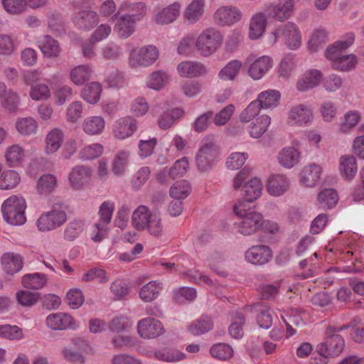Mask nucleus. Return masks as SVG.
Returning <instances> with one entry per match:
<instances>
[{"label": "nucleus", "mask_w": 364, "mask_h": 364, "mask_svg": "<svg viewBox=\"0 0 364 364\" xmlns=\"http://www.w3.org/2000/svg\"><path fill=\"white\" fill-rule=\"evenodd\" d=\"M331 62V67L336 70L348 72L355 68L358 59L354 54L330 55L326 56Z\"/></svg>", "instance_id": "nucleus-17"}, {"label": "nucleus", "mask_w": 364, "mask_h": 364, "mask_svg": "<svg viewBox=\"0 0 364 364\" xmlns=\"http://www.w3.org/2000/svg\"><path fill=\"white\" fill-rule=\"evenodd\" d=\"M91 73L89 65H77L71 70L70 73V80L75 85H82L90 80Z\"/></svg>", "instance_id": "nucleus-44"}, {"label": "nucleus", "mask_w": 364, "mask_h": 364, "mask_svg": "<svg viewBox=\"0 0 364 364\" xmlns=\"http://www.w3.org/2000/svg\"><path fill=\"white\" fill-rule=\"evenodd\" d=\"M218 156V147L215 141L209 138L202 140L200 149L196 155L197 167L200 171H207L214 165Z\"/></svg>", "instance_id": "nucleus-8"}, {"label": "nucleus", "mask_w": 364, "mask_h": 364, "mask_svg": "<svg viewBox=\"0 0 364 364\" xmlns=\"http://www.w3.org/2000/svg\"><path fill=\"white\" fill-rule=\"evenodd\" d=\"M178 74L183 77L193 78L203 76L208 73L206 67L197 61L186 60L177 66Z\"/></svg>", "instance_id": "nucleus-18"}, {"label": "nucleus", "mask_w": 364, "mask_h": 364, "mask_svg": "<svg viewBox=\"0 0 364 364\" xmlns=\"http://www.w3.org/2000/svg\"><path fill=\"white\" fill-rule=\"evenodd\" d=\"M30 97L33 100H45L50 97V92L46 85L36 84L31 87Z\"/></svg>", "instance_id": "nucleus-63"}, {"label": "nucleus", "mask_w": 364, "mask_h": 364, "mask_svg": "<svg viewBox=\"0 0 364 364\" xmlns=\"http://www.w3.org/2000/svg\"><path fill=\"white\" fill-rule=\"evenodd\" d=\"M338 200V194L332 188L324 189L318 195V205L323 210L333 208L337 204Z\"/></svg>", "instance_id": "nucleus-41"}, {"label": "nucleus", "mask_w": 364, "mask_h": 364, "mask_svg": "<svg viewBox=\"0 0 364 364\" xmlns=\"http://www.w3.org/2000/svg\"><path fill=\"white\" fill-rule=\"evenodd\" d=\"M57 186V178L53 174L43 175L38 181L37 191L41 194L52 193Z\"/></svg>", "instance_id": "nucleus-52"}, {"label": "nucleus", "mask_w": 364, "mask_h": 364, "mask_svg": "<svg viewBox=\"0 0 364 364\" xmlns=\"http://www.w3.org/2000/svg\"><path fill=\"white\" fill-rule=\"evenodd\" d=\"M344 118L345 120L341 124L340 130L343 133H348L358 123L360 115L357 111H350L345 114Z\"/></svg>", "instance_id": "nucleus-62"}, {"label": "nucleus", "mask_w": 364, "mask_h": 364, "mask_svg": "<svg viewBox=\"0 0 364 364\" xmlns=\"http://www.w3.org/2000/svg\"><path fill=\"white\" fill-rule=\"evenodd\" d=\"M102 86L99 82H92L82 90V97L90 104H96L100 98Z\"/></svg>", "instance_id": "nucleus-46"}, {"label": "nucleus", "mask_w": 364, "mask_h": 364, "mask_svg": "<svg viewBox=\"0 0 364 364\" xmlns=\"http://www.w3.org/2000/svg\"><path fill=\"white\" fill-rule=\"evenodd\" d=\"M137 331L141 338L151 339L162 335L164 333V328L159 320L149 316L138 321Z\"/></svg>", "instance_id": "nucleus-11"}, {"label": "nucleus", "mask_w": 364, "mask_h": 364, "mask_svg": "<svg viewBox=\"0 0 364 364\" xmlns=\"http://www.w3.org/2000/svg\"><path fill=\"white\" fill-rule=\"evenodd\" d=\"M85 228V220L75 219L66 225L63 231V238L66 241H74L83 232Z\"/></svg>", "instance_id": "nucleus-38"}, {"label": "nucleus", "mask_w": 364, "mask_h": 364, "mask_svg": "<svg viewBox=\"0 0 364 364\" xmlns=\"http://www.w3.org/2000/svg\"><path fill=\"white\" fill-rule=\"evenodd\" d=\"M223 38L221 33L213 28L204 30L196 41V48L203 56L214 53L221 46Z\"/></svg>", "instance_id": "nucleus-6"}, {"label": "nucleus", "mask_w": 364, "mask_h": 364, "mask_svg": "<svg viewBox=\"0 0 364 364\" xmlns=\"http://www.w3.org/2000/svg\"><path fill=\"white\" fill-rule=\"evenodd\" d=\"M271 118L267 115H262L252 122L249 127L250 135L252 138H259L270 124Z\"/></svg>", "instance_id": "nucleus-45"}, {"label": "nucleus", "mask_w": 364, "mask_h": 364, "mask_svg": "<svg viewBox=\"0 0 364 364\" xmlns=\"http://www.w3.org/2000/svg\"><path fill=\"white\" fill-rule=\"evenodd\" d=\"M241 67L242 63L240 60H231L220 70L219 77L223 80H232L238 74Z\"/></svg>", "instance_id": "nucleus-55"}, {"label": "nucleus", "mask_w": 364, "mask_h": 364, "mask_svg": "<svg viewBox=\"0 0 364 364\" xmlns=\"http://www.w3.org/2000/svg\"><path fill=\"white\" fill-rule=\"evenodd\" d=\"M16 127L21 134L31 135L36 133L38 126L33 118L25 117L18 119Z\"/></svg>", "instance_id": "nucleus-56"}, {"label": "nucleus", "mask_w": 364, "mask_h": 364, "mask_svg": "<svg viewBox=\"0 0 364 364\" xmlns=\"http://www.w3.org/2000/svg\"><path fill=\"white\" fill-rule=\"evenodd\" d=\"M213 17L217 25L230 26L240 21L242 13L235 6H223L217 9Z\"/></svg>", "instance_id": "nucleus-13"}, {"label": "nucleus", "mask_w": 364, "mask_h": 364, "mask_svg": "<svg viewBox=\"0 0 364 364\" xmlns=\"http://www.w3.org/2000/svg\"><path fill=\"white\" fill-rule=\"evenodd\" d=\"M244 202L234 205V213L240 217V220L234 225L236 231L245 236L251 235L257 232L262 225L263 215L258 212H248L245 210Z\"/></svg>", "instance_id": "nucleus-2"}, {"label": "nucleus", "mask_w": 364, "mask_h": 364, "mask_svg": "<svg viewBox=\"0 0 364 364\" xmlns=\"http://www.w3.org/2000/svg\"><path fill=\"white\" fill-rule=\"evenodd\" d=\"M293 7V0H279L267 5L264 11L269 18L282 22L290 17Z\"/></svg>", "instance_id": "nucleus-14"}, {"label": "nucleus", "mask_w": 364, "mask_h": 364, "mask_svg": "<svg viewBox=\"0 0 364 364\" xmlns=\"http://www.w3.org/2000/svg\"><path fill=\"white\" fill-rule=\"evenodd\" d=\"M162 288V283L156 281L149 282L141 288L139 298L144 302H151L159 296Z\"/></svg>", "instance_id": "nucleus-34"}, {"label": "nucleus", "mask_w": 364, "mask_h": 364, "mask_svg": "<svg viewBox=\"0 0 364 364\" xmlns=\"http://www.w3.org/2000/svg\"><path fill=\"white\" fill-rule=\"evenodd\" d=\"M20 180V176L16 171H4L0 176V189H13L17 186Z\"/></svg>", "instance_id": "nucleus-50"}, {"label": "nucleus", "mask_w": 364, "mask_h": 364, "mask_svg": "<svg viewBox=\"0 0 364 364\" xmlns=\"http://www.w3.org/2000/svg\"><path fill=\"white\" fill-rule=\"evenodd\" d=\"M103 146L100 144H92L85 146L79 152V158L83 161L92 160L102 155Z\"/></svg>", "instance_id": "nucleus-57"}, {"label": "nucleus", "mask_w": 364, "mask_h": 364, "mask_svg": "<svg viewBox=\"0 0 364 364\" xmlns=\"http://www.w3.org/2000/svg\"><path fill=\"white\" fill-rule=\"evenodd\" d=\"M137 124L136 119L126 117L117 120L113 129L114 135L118 139H124L131 136L136 130Z\"/></svg>", "instance_id": "nucleus-21"}, {"label": "nucleus", "mask_w": 364, "mask_h": 364, "mask_svg": "<svg viewBox=\"0 0 364 364\" xmlns=\"http://www.w3.org/2000/svg\"><path fill=\"white\" fill-rule=\"evenodd\" d=\"M129 155V151L126 150H120L115 154L112 163V171L115 176L124 174Z\"/></svg>", "instance_id": "nucleus-42"}, {"label": "nucleus", "mask_w": 364, "mask_h": 364, "mask_svg": "<svg viewBox=\"0 0 364 364\" xmlns=\"http://www.w3.org/2000/svg\"><path fill=\"white\" fill-rule=\"evenodd\" d=\"M245 259L255 265L267 264L272 257L271 249L267 245H254L245 254Z\"/></svg>", "instance_id": "nucleus-16"}, {"label": "nucleus", "mask_w": 364, "mask_h": 364, "mask_svg": "<svg viewBox=\"0 0 364 364\" xmlns=\"http://www.w3.org/2000/svg\"><path fill=\"white\" fill-rule=\"evenodd\" d=\"M277 159L282 166L291 168L299 162L300 153L294 147H285L279 151Z\"/></svg>", "instance_id": "nucleus-32"}, {"label": "nucleus", "mask_w": 364, "mask_h": 364, "mask_svg": "<svg viewBox=\"0 0 364 364\" xmlns=\"http://www.w3.org/2000/svg\"><path fill=\"white\" fill-rule=\"evenodd\" d=\"M73 21L76 27L82 30H90L98 22L97 14L90 10H82L75 13Z\"/></svg>", "instance_id": "nucleus-22"}, {"label": "nucleus", "mask_w": 364, "mask_h": 364, "mask_svg": "<svg viewBox=\"0 0 364 364\" xmlns=\"http://www.w3.org/2000/svg\"><path fill=\"white\" fill-rule=\"evenodd\" d=\"M267 17L262 12L254 14L250 22L249 36L251 39L259 38L266 30Z\"/></svg>", "instance_id": "nucleus-26"}, {"label": "nucleus", "mask_w": 364, "mask_h": 364, "mask_svg": "<svg viewBox=\"0 0 364 364\" xmlns=\"http://www.w3.org/2000/svg\"><path fill=\"white\" fill-rule=\"evenodd\" d=\"M279 38L291 50H296L301 46V33L293 22H287L276 28L272 33L269 41L272 43H275Z\"/></svg>", "instance_id": "nucleus-5"}, {"label": "nucleus", "mask_w": 364, "mask_h": 364, "mask_svg": "<svg viewBox=\"0 0 364 364\" xmlns=\"http://www.w3.org/2000/svg\"><path fill=\"white\" fill-rule=\"evenodd\" d=\"M321 78V72L316 70H310L306 72L303 77L298 80L296 87L301 92L306 91L317 86L319 84Z\"/></svg>", "instance_id": "nucleus-33"}, {"label": "nucleus", "mask_w": 364, "mask_h": 364, "mask_svg": "<svg viewBox=\"0 0 364 364\" xmlns=\"http://www.w3.org/2000/svg\"><path fill=\"white\" fill-rule=\"evenodd\" d=\"M21 282L25 288L39 289L46 285L47 278L45 274L41 273L29 274L22 277Z\"/></svg>", "instance_id": "nucleus-48"}, {"label": "nucleus", "mask_w": 364, "mask_h": 364, "mask_svg": "<svg viewBox=\"0 0 364 364\" xmlns=\"http://www.w3.org/2000/svg\"><path fill=\"white\" fill-rule=\"evenodd\" d=\"M4 270L9 274L18 272L23 267V257L19 254L6 252L1 257Z\"/></svg>", "instance_id": "nucleus-25"}, {"label": "nucleus", "mask_w": 364, "mask_h": 364, "mask_svg": "<svg viewBox=\"0 0 364 364\" xmlns=\"http://www.w3.org/2000/svg\"><path fill=\"white\" fill-rule=\"evenodd\" d=\"M23 157V151L18 145H13L8 148L6 152V159L10 166L18 164Z\"/></svg>", "instance_id": "nucleus-60"}, {"label": "nucleus", "mask_w": 364, "mask_h": 364, "mask_svg": "<svg viewBox=\"0 0 364 364\" xmlns=\"http://www.w3.org/2000/svg\"><path fill=\"white\" fill-rule=\"evenodd\" d=\"M63 140V134L58 128L52 129L46 138V153L52 154L55 153L61 146Z\"/></svg>", "instance_id": "nucleus-39"}, {"label": "nucleus", "mask_w": 364, "mask_h": 364, "mask_svg": "<svg viewBox=\"0 0 364 364\" xmlns=\"http://www.w3.org/2000/svg\"><path fill=\"white\" fill-rule=\"evenodd\" d=\"M267 191L274 197H279L284 195L289 188V181L288 178L282 174H274L267 180Z\"/></svg>", "instance_id": "nucleus-19"}, {"label": "nucleus", "mask_w": 364, "mask_h": 364, "mask_svg": "<svg viewBox=\"0 0 364 364\" xmlns=\"http://www.w3.org/2000/svg\"><path fill=\"white\" fill-rule=\"evenodd\" d=\"M246 60L250 65L248 75L254 80L261 79L272 66V58L267 55L256 58L253 55H250Z\"/></svg>", "instance_id": "nucleus-12"}, {"label": "nucleus", "mask_w": 364, "mask_h": 364, "mask_svg": "<svg viewBox=\"0 0 364 364\" xmlns=\"http://www.w3.org/2000/svg\"><path fill=\"white\" fill-rule=\"evenodd\" d=\"M151 213L148 207L141 205L132 213V224L138 230H144L151 217Z\"/></svg>", "instance_id": "nucleus-35"}, {"label": "nucleus", "mask_w": 364, "mask_h": 364, "mask_svg": "<svg viewBox=\"0 0 364 364\" xmlns=\"http://www.w3.org/2000/svg\"><path fill=\"white\" fill-rule=\"evenodd\" d=\"M250 176V170L244 168L239 171L233 179V187L235 190L243 186V196L246 201L253 202L262 195V183L257 178H253L247 181Z\"/></svg>", "instance_id": "nucleus-4"}, {"label": "nucleus", "mask_w": 364, "mask_h": 364, "mask_svg": "<svg viewBox=\"0 0 364 364\" xmlns=\"http://www.w3.org/2000/svg\"><path fill=\"white\" fill-rule=\"evenodd\" d=\"M154 356L159 360L166 362H176L182 360L184 354L171 348H165L154 352Z\"/></svg>", "instance_id": "nucleus-54"}, {"label": "nucleus", "mask_w": 364, "mask_h": 364, "mask_svg": "<svg viewBox=\"0 0 364 364\" xmlns=\"http://www.w3.org/2000/svg\"><path fill=\"white\" fill-rule=\"evenodd\" d=\"M213 328V320L208 316H202L191 323L188 329L194 336H200L210 331Z\"/></svg>", "instance_id": "nucleus-47"}, {"label": "nucleus", "mask_w": 364, "mask_h": 364, "mask_svg": "<svg viewBox=\"0 0 364 364\" xmlns=\"http://www.w3.org/2000/svg\"><path fill=\"white\" fill-rule=\"evenodd\" d=\"M185 114V112L181 108H174L168 110L161 114L157 123L160 129H168L171 127L176 121L182 118Z\"/></svg>", "instance_id": "nucleus-31"}, {"label": "nucleus", "mask_w": 364, "mask_h": 364, "mask_svg": "<svg viewBox=\"0 0 364 364\" xmlns=\"http://www.w3.org/2000/svg\"><path fill=\"white\" fill-rule=\"evenodd\" d=\"M334 329L329 326L326 331L325 341L318 346V350L327 356L335 357L341 353L345 341L341 336L333 333Z\"/></svg>", "instance_id": "nucleus-10"}, {"label": "nucleus", "mask_w": 364, "mask_h": 364, "mask_svg": "<svg viewBox=\"0 0 364 364\" xmlns=\"http://www.w3.org/2000/svg\"><path fill=\"white\" fill-rule=\"evenodd\" d=\"M181 4L176 2L163 9L155 17L156 23L160 25L168 24L173 22L179 15Z\"/></svg>", "instance_id": "nucleus-30"}, {"label": "nucleus", "mask_w": 364, "mask_h": 364, "mask_svg": "<svg viewBox=\"0 0 364 364\" xmlns=\"http://www.w3.org/2000/svg\"><path fill=\"white\" fill-rule=\"evenodd\" d=\"M4 9L10 14L20 15L26 10L24 0H1Z\"/></svg>", "instance_id": "nucleus-61"}, {"label": "nucleus", "mask_w": 364, "mask_h": 364, "mask_svg": "<svg viewBox=\"0 0 364 364\" xmlns=\"http://www.w3.org/2000/svg\"><path fill=\"white\" fill-rule=\"evenodd\" d=\"M46 323L48 328L54 331L74 328L73 317L69 314L62 312L49 314L46 319Z\"/></svg>", "instance_id": "nucleus-20"}, {"label": "nucleus", "mask_w": 364, "mask_h": 364, "mask_svg": "<svg viewBox=\"0 0 364 364\" xmlns=\"http://www.w3.org/2000/svg\"><path fill=\"white\" fill-rule=\"evenodd\" d=\"M204 13L203 0H193L184 11V18L191 23L199 20Z\"/></svg>", "instance_id": "nucleus-40"}, {"label": "nucleus", "mask_w": 364, "mask_h": 364, "mask_svg": "<svg viewBox=\"0 0 364 364\" xmlns=\"http://www.w3.org/2000/svg\"><path fill=\"white\" fill-rule=\"evenodd\" d=\"M159 50L156 46L148 45L139 49H133L129 58V64L132 68L146 67L153 64L159 58Z\"/></svg>", "instance_id": "nucleus-9"}, {"label": "nucleus", "mask_w": 364, "mask_h": 364, "mask_svg": "<svg viewBox=\"0 0 364 364\" xmlns=\"http://www.w3.org/2000/svg\"><path fill=\"white\" fill-rule=\"evenodd\" d=\"M232 323L228 328L229 334L235 339H240L244 333L242 326L245 323V316L239 311H235L232 314Z\"/></svg>", "instance_id": "nucleus-49"}, {"label": "nucleus", "mask_w": 364, "mask_h": 364, "mask_svg": "<svg viewBox=\"0 0 364 364\" xmlns=\"http://www.w3.org/2000/svg\"><path fill=\"white\" fill-rule=\"evenodd\" d=\"M339 171L345 179L351 181L358 171L355 158L352 155L342 156L339 160Z\"/></svg>", "instance_id": "nucleus-28"}, {"label": "nucleus", "mask_w": 364, "mask_h": 364, "mask_svg": "<svg viewBox=\"0 0 364 364\" xmlns=\"http://www.w3.org/2000/svg\"><path fill=\"white\" fill-rule=\"evenodd\" d=\"M281 95L278 90H268L262 92L255 101H257L260 108L269 109L278 105Z\"/></svg>", "instance_id": "nucleus-37"}, {"label": "nucleus", "mask_w": 364, "mask_h": 364, "mask_svg": "<svg viewBox=\"0 0 364 364\" xmlns=\"http://www.w3.org/2000/svg\"><path fill=\"white\" fill-rule=\"evenodd\" d=\"M145 14L144 3L124 1L112 16V20L115 22L114 32L119 38H128L135 32L137 23L142 20Z\"/></svg>", "instance_id": "nucleus-1"}, {"label": "nucleus", "mask_w": 364, "mask_h": 364, "mask_svg": "<svg viewBox=\"0 0 364 364\" xmlns=\"http://www.w3.org/2000/svg\"><path fill=\"white\" fill-rule=\"evenodd\" d=\"M91 168L87 166L74 167L69 175V180L73 187L79 188L89 180L91 176Z\"/></svg>", "instance_id": "nucleus-27"}, {"label": "nucleus", "mask_w": 364, "mask_h": 364, "mask_svg": "<svg viewBox=\"0 0 364 364\" xmlns=\"http://www.w3.org/2000/svg\"><path fill=\"white\" fill-rule=\"evenodd\" d=\"M257 322L260 328L268 329L272 326L273 311L266 304H257Z\"/></svg>", "instance_id": "nucleus-43"}, {"label": "nucleus", "mask_w": 364, "mask_h": 364, "mask_svg": "<svg viewBox=\"0 0 364 364\" xmlns=\"http://www.w3.org/2000/svg\"><path fill=\"white\" fill-rule=\"evenodd\" d=\"M210 353L213 358L221 360H225L232 358L233 355V350L230 345L219 343L213 345L210 348Z\"/></svg>", "instance_id": "nucleus-53"}, {"label": "nucleus", "mask_w": 364, "mask_h": 364, "mask_svg": "<svg viewBox=\"0 0 364 364\" xmlns=\"http://www.w3.org/2000/svg\"><path fill=\"white\" fill-rule=\"evenodd\" d=\"M312 119V111L304 104L292 106L288 112L287 123L289 125L306 126Z\"/></svg>", "instance_id": "nucleus-15"}, {"label": "nucleus", "mask_w": 364, "mask_h": 364, "mask_svg": "<svg viewBox=\"0 0 364 364\" xmlns=\"http://www.w3.org/2000/svg\"><path fill=\"white\" fill-rule=\"evenodd\" d=\"M82 126L87 134L97 135L104 130L105 122L100 116H92L85 118Z\"/></svg>", "instance_id": "nucleus-36"}, {"label": "nucleus", "mask_w": 364, "mask_h": 364, "mask_svg": "<svg viewBox=\"0 0 364 364\" xmlns=\"http://www.w3.org/2000/svg\"><path fill=\"white\" fill-rule=\"evenodd\" d=\"M37 46L46 57L55 58L60 55L61 48L59 43L49 35L39 37Z\"/></svg>", "instance_id": "nucleus-23"}, {"label": "nucleus", "mask_w": 364, "mask_h": 364, "mask_svg": "<svg viewBox=\"0 0 364 364\" xmlns=\"http://www.w3.org/2000/svg\"><path fill=\"white\" fill-rule=\"evenodd\" d=\"M66 211L61 206L55 205L47 212L41 215L36 221L38 230L48 232L61 227L67 220Z\"/></svg>", "instance_id": "nucleus-7"}, {"label": "nucleus", "mask_w": 364, "mask_h": 364, "mask_svg": "<svg viewBox=\"0 0 364 364\" xmlns=\"http://www.w3.org/2000/svg\"><path fill=\"white\" fill-rule=\"evenodd\" d=\"M191 191V186L188 181L181 180L176 182L170 188L169 193L171 197L176 200H183L186 198Z\"/></svg>", "instance_id": "nucleus-51"}, {"label": "nucleus", "mask_w": 364, "mask_h": 364, "mask_svg": "<svg viewBox=\"0 0 364 364\" xmlns=\"http://www.w3.org/2000/svg\"><path fill=\"white\" fill-rule=\"evenodd\" d=\"M83 114L82 104L80 101H75L69 105L66 111L67 120L70 122H76L82 117Z\"/></svg>", "instance_id": "nucleus-64"}, {"label": "nucleus", "mask_w": 364, "mask_h": 364, "mask_svg": "<svg viewBox=\"0 0 364 364\" xmlns=\"http://www.w3.org/2000/svg\"><path fill=\"white\" fill-rule=\"evenodd\" d=\"M40 294L29 291H20L16 293V299L23 306L30 307L33 306L38 300Z\"/></svg>", "instance_id": "nucleus-59"}, {"label": "nucleus", "mask_w": 364, "mask_h": 364, "mask_svg": "<svg viewBox=\"0 0 364 364\" xmlns=\"http://www.w3.org/2000/svg\"><path fill=\"white\" fill-rule=\"evenodd\" d=\"M0 337L9 340H18L23 337V332L17 326L0 325Z\"/></svg>", "instance_id": "nucleus-58"}, {"label": "nucleus", "mask_w": 364, "mask_h": 364, "mask_svg": "<svg viewBox=\"0 0 364 364\" xmlns=\"http://www.w3.org/2000/svg\"><path fill=\"white\" fill-rule=\"evenodd\" d=\"M25 200L18 196H12L7 198L1 205L4 219L12 225H21L26 222Z\"/></svg>", "instance_id": "nucleus-3"}, {"label": "nucleus", "mask_w": 364, "mask_h": 364, "mask_svg": "<svg viewBox=\"0 0 364 364\" xmlns=\"http://www.w3.org/2000/svg\"><path fill=\"white\" fill-rule=\"evenodd\" d=\"M354 41V33L348 32L343 36L340 40L328 46L326 50L325 55L343 54L353 44Z\"/></svg>", "instance_id": "nucleus-24"}, {"label": "nucleus", "mask_w": 364, "mask_h": 364, "mask_svg": "<svg viewBox=\"0 0 364 364\" xmlns=\"http://www.w3.org/2000/svg\"><path fill=\"white\" fill-rule=\"evenodd\" d=\"M321 167L316 164L305 166L301 173V182L306 186L313 187L320 180Z\"/></svg>", "instance_id": "nucleus-29"}]
</instances>
